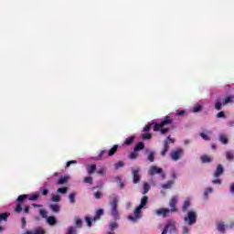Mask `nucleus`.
Returning a JSON list of instances; mask_svg holds the SVG:
<instances>
[{"mask_svg": "<svg viewBox=\"0 0 234 234\" xmlns=\"http://www.w3.org/2000/svg\"><path fill=\"white\" fill-rule=\"evenodd\" d=\"M173 118H170L166 115L160 123H154V131L155 133H158V131H160L161 134H167V133L171 131V125H173Z\"/></svg>", "mask_w": 234, "mask_h": 234, "instance_id": "obj_1", "label": "nucleus"}, {"mask_svg": "<svg viewBox=\"0 0 234 234\" xmlns=\"http://www.w3.org/2000/svg\"><path fill=\"white\" fill-rule=\"evenodd\" d=\"M176 204H178V197L174 196L169 202V208H160L155 211L156 215L159 217L162 216L164 218L167 217L170 213H176Z\"/></svg>", "mask_w": 234, "mask_h": 234, "instance_id": "obj_2", "label": "nucleus"}, {"mask_svg": "<svg viewBox=\"0 0 234 234\" xmlns=\"http://www.w3.org/2000/svg\"><path fill=\"white\" fill-rule=\"evenodd\" d=\"M118 197H113L110 201L111 206V215L115 220H120V213L118 212Z\"/></svg>", "mask_w": 234, "mask_h": 234, "instance_id": "obj_3", "label": "nucleus"}, {"mask_svg": "<svg viewBox=\"0 0 234 234\" xmlns=\"http://www.w3.org/2000/svg\"><path fill=\"white\" fill-rule=\"evenodd\" d=\"M185 222L188 224V226H193V224H197V212L188 211L187 216L184 218Z\"/></svg>", "mask_w": 234, "mask_h": 234, "instance_id": "obj_4", "label": "nucleus"}, {"mask_svg": "<svg viewBox=\"0 0 234 234\" xmlns=\"http://www.w3.org/2000/svg\"><path fill=\"white\" fill-rule=\"evenodd\" d=\"M142 207L139 206L135 208L133 215L134 216H129V220H132V222H136V220L142 218Z\"/></svg>", "mask_w": 234, "mask_h": 234, "instance_id": "obj_5", "label": "nucleus"}, {"mask_svg": "<svg viewBox=\"0 0 234 234\" xmlns=\"http://www.w3.org/2000/svg\"><path fill=\"white\" fill-rule=\"evenodd\" d=\"M28 198V195H20L17 197V202L18 204L16 205V207L15 208L16 213H21V211H23V207L21 206V202H23V200H27Z\"/></svg>", "mask_w": 234, "mask_h": 234, "instance_id": "obj_6", "label": "nucleus"}, {"mask_svg": "<svg viewBox=\"0 0 234 234\" xmlns=\"http://www.w3.org/2000/svg\"><path fill=\"white\" fill-rule=\"evenodd\" d=\"M183 154H184V150L182 148H179L177 150L173 151L170 154V156H171L172 160L176 162V161L180 160V158H182Z\"/></svg>", "mask_w": 234, "mask_h": 234, "instance_id": "obj_7", "label": "nucleus"}, {"mask_svg": "<svg viewBox=\"0 0 234 234\" xmlns=\"http://www.w3.org/2000/svg\"><path fill=\"white\" fill-rule=\"evenodd\" d=\"M167 231H169V233H172V231H176V226L175 225V221H171L166 224L161 234H167Z\"/></svg>", "mask_w": 234, "mask_h": 234, "instance_id": "obj_8", "label": "nucleus"}, {"mask_svg": "<svg viewBox=\"0 0 234 234\" xmlns=\"http://www.w3.org/2000/svg\"><path fill=\"white\" fill-rule=\"evenodd\" d=\"M132 175L133 176V184H139L140 180H142V176H140V167H136L132 171Z\"/></svg>", "mask_w": 234, "mask_h": 234, "instance_id": "obj_9", "label": "nucleus"}, {"mask_svg": "<svg viewBox=\"0 0 234 234\" xmlns=\"http://www.w3.org/2000/svg\"><path fill=\"white\" fill-rule=\"evenodd\" d=\"M164 173V170L156 165H153L150 167L148 175L150 176H154V175H162Z\"/></svg>", "mask_w": 234, "mask_h": 234, "instance_id": "obj_10", "label": "nucleus"}, {"mask_svg": "<svg viewBox=\"0 0 234 234\" xmlns=\"http://www.w3.org/2000/svg\"><path fill=\"white\" fill-rule=\"evenodd\" d=\"M171 139V135H169L167 139L164 141V149L161 152V156H165V154H167V151H169V142Z\"/></svg>", "mask_w": 234, "mask_h": 234, "instance_id": "obj_11", "label": "nucleus"}, {"mask_svg": "<svg viewBox=\"0 0 234 234\" xmlns=\"http://www.w3.org/2000/svg\"><path fill=\"white\" fill-rule=\"evenodd\" d=\"M47 232L45 231V229H43L42 228H37L35 229L33 231L32 230H27L22 234H46Z\"/></svg>", "mask_w": 234, "mask_h": 234, "instance_id": "obj_12", "label": "nucleus"}, {"mask_svg": "<svg viewBox=\"0 0 234 234\" xmlns=\"http://www.w3.org/2000/svg\"><path fill=\"white\" fill-rule=\"evenodd\" d=\"M49 209H51L53 213H59L61 211V206H59V204H50Z\"/></svg>", "mask_w": 234, "mask_h": 234, "instance_id": "obj_13", "label": "nucleus"}, {"mask_svg": "<svg viewBox=\"0 0 234 234\" xmlns=\"http://www.w3.org/2000/svg\"><path fill=\"white\" fill-rule=\"evenodd\" d=\"M222 173H224V167H222V165H218L216 169V172L214 173V177L218 178V176H220Z\"/></svg>", "mask_w": 234, "mask_h": 234, "instance_id": "obj_14", "label": "nucleus"}, {"mask_svg": "<svg viewBox=\"0 0 234 234\" xmlns=\"http://www.w3.org/2000/svg\"><path fill=\"white\" fill-rule=\"evenodd\" d=\"M233 101H234V96L230 95V96H228L225 99H223L222 105H224V106L229 105V103H233Z\"/></svg>", "mask_w": 234, "mask_h": 234, "instance_id": "obj_15", "label": "nucleus"}, {"mask_svg": "<svg viewBox=\"0 0 234 234\" xmlns=\"http://www.w3.org/2000/svg\"><path fill=\"white\" fill-rule=\"evenodd\" d=\"M219 142H221V144H223V145H227V144H229V139L228 138V135L224 134V133H220L219 134Z\"/></svg>", "mask_w": 234, "mask_h": 234, "instance_id": "obj_16", "label": "nucleus"}, {"mask_svg": "<svg viewBox=\"0 0 234 234\" xmlns=\"http://www.w3.org/2000/svg\"><path fill=\"white\" fill-rule=\"evenodd\" d=\"M10 217V212H5L0 214V222H6Z\"/></svg>", "mask_w": 234, "mask_h": 234, "instance_id": "obj_17", "label": "nucleus"}, {"mask_svg": "<svg viewBox=\"0 0 234 234\" xmlns=\"http://www.w3.org/2000/svg\"><path fill=\"white\" fill-rule=\"evenodd\" d=\"M144 147L145 144H144V142H140L134 146L133 151L134 153H138V151H142V149H144Z\"/></svg>", "mask_w": 234, "mask_h": 234, "instance_id": "obj_18", "label": "nucleus"}, {"mask_svg": "<svg viewBox=\"0 0 234 234\" xmlns=\"http://www.w3.org/2000/svg\"><path fill=\"white\" fill-rule=\"evenodd\" d=\"M69 182V176H61L60 179L57 182V186H63Z\"/></svg>", "mask_w": 234, "mask_h": 234, "instance_id": "obj_19", "label": "nucleus"}, {"mask_svg": "<svg viewBox=\"0 0 234 234\" xmlns=\"http://www.w3.org/2000/svg\"><path fill=\"white\" fill-rule=\"evenodd\" d=\"M149 202V197L147 196H144L141 199V203L139 205V207H142L144 209V206H147V203Z\"/></svg>", "mask_w": 234, "mask_h": 234, "instance_id": "obj_20", "label": "nucleus"}, {"mask_svg": "<svg viewBox=\"0 0 234 234\" xmlns=\"http://www.w3.org/2000/svg\"><path fill=\"white\" fill-rule=\"evenodd\" d=\"M118 151V144L113 145L108 152V156H114Z\"/></svg>", "mask_w": 234, "mask_h": 234, "instance_id": "obj_21", "label": "nucleus"}, {"mask_svg": "<svg viewBox=\"0 0 234 234\" xmlns=\"http://www.w3.org/2000/svg\"><path fill=\"white\" fill-rule=\"evenodd\" d=\"M135 138L136 137L134 135H132V136L126 138V140L124 142V145H133V144L134 143Z\"/></svg>", "mask_w": 234, "mask_h": 234, "instance_id": "obj_22", "label": "nucleus"}, {"mask_svg": "<svg viewBox=\"0 0 234 234\" xmlns=\"http://www.w3.org/2000/svg\"><path fill=\"white\" fill-rule=\"evenodd\" d=\"M200 160L202 164H209V162H211L212 159H211V156L205 154L200 157Z\"/></svg>", "mask_w": 234, "mask_h": 234, "instance_id": "obj_23", "label": "nucleus"}, {"mask_svg": "<svg viewBox=\"0 0 234 234\" xmlns=\"http://www.w3.org/2000/svg\"><path fill=\"white\" fill-rule=\"evenodd\" d=\"M47 221H48V224H49V226H55L57 219L54 216H49L48 217Z\"/></svg>", "mask_w": 234, "mask_h": 234, "instance_id": "obj_24", "label": "nucleus"}, {"mask_svg": "<svg viewBox=\"0 0 234 234\" xmlns=\"http://www.w3.org/2000/svg\"><path fill=\"white\" fill-rule=\"evenodd\" d=\"M189 206H191V202L189 200H186L182 207L183 213H186V211H187V209H189Z\"/></svg>", "mask_w": 234, "mask_h": 234, "instance_id": "obj_25", "label": "nucleus"}, {"mask_svg": "<svg viewBox=\"0 0 234 234\" xmlns=\"http://www.w3.org/2000/svg\"><path fill=\"white\" fill-rule=\"evenodd\" d=\"M87 171H88L89 175H93V173L96 172V165H88Z\"/></svg>", "mask_w": 234, "mask_h": 234, "instance_id": "obj_26", "label": "nucleus"}, {"mask_svg": "<svg viewBox=\"0 0 234 234\" xmlns=\"http://www.w3.org/2000/svg\"><path fill=\"white\" fill-rule=\"evenodd\" d=\"M173 184H175V181H168L167 183L164 184L162 186L163 189H171L173 187Z\"/></svg>", "mask_w": 234, "mask_h": 234, "instance_id": "obj_27", "label": "nucleus"}, {"mask_svg": "<svg viewBox=\"0 0 234 234\" xmlns=\"http://www.w3.org/2000/svg\"><path fill=\"white\" fill-rule=\"evenodd\" d=\"M103 158H107V151L105 150L100 152L97 160H103Z\"/></svg>", "mask_w": 234, "mask_h": 234, "instance_id": "obj_28", "label": "nucleus"}, {"mask_svg": "<svg viewBox=\"0 0 234 234\" xmlns=\"http://www.w3.org/2000/svg\"><path fill=\"white\" fill-rule=\"evenodd\" d=\"M103 215V209H98L96 212V215L94 216V218H92V220L96 221V220H100V216Z\"/></svg>", "mask_w": 234, "mask_h": 234, "instance_id": "obj_29", "label": "nucleus"}, {"mask_svg": "<svg viewBox=\"0 0 234 234\" xmlns=\"http://www.w3.org/2000/svg\"><path fill=\"white\" fill-rule=\"evenodd\" d=\"M218 231H220L221 233H224V231H226V225H224V222H220L218 224Z\"/></svg>", "mask_w": 234, "mask_h": 234, "instance_id": "obj_30", "label": "nucleus"}, {"mask_svg": "<svg viewBox=\"0 0 234 234\" xmlns=\"http://www.w3.org/2000/svg\"><path fill=\"white\" fill-rule=\"evenodd\" d=\"M215 110L216 111H222V102H220V100H217L215 103Z\"/></svg>", "mask_w": 234, "mask_h": 234, "instance_id": "obj_31", "label": "nucleus"}, {"mask_svg": "<svg viewBox=\"0 0 234 234\" xmlns=\"http://www.w3.org/2000/svg\"><path fill=\"white\" fill-rule=\"evenodd\" d=\"M68 191H69V187L67 186L57 189V193H60V195H65L66 193H68Z\"/></svg>", "mask_w": 234, "mask_h": 234, "instance_id": "obj_32", "label": "nucleus"}, {"mask_svg": "<svg viewBox=\"0 0 234 234\" xmlns=\"http://www.w3.org/2000/svg\"><path fill=\"white\" fill-rule=\"evenodd\" d=\"M149 189H151V186H149V183H144L143 195H147V193H149Z\"/></svg>", "mask_w": 234, "mask_h": 234, "instance_id": "obj_33", "label": "nucleus"}, {"mask_svg": "<svg viewBox=\"0 0 234 234\" xmlns=\"http://www.w3.org/2000/svg\"><path fill=\"white\" fill-rule=\"evenodd\" d=\"M37 198H39V192H35L34 195H32L31 197H28V200L34 202V201L37 200Z\"/></svg>", "mask_w": 234, "mask_h": 234, "instance_id": "obj_34", "label": "nucleus"}, {"mask_svg": "<svg viewBox=\"0 0 234 234\" xmlns=\"http://www.w3.org/2000/svg\"><path fill=\"white\" fill-rule=\"evenodd\" d=\"M115 182L119 185V187H120L121 189H123V187H124L125 185L122 182V177L117 176V177L115 178Z\"/></svg>", "mask_w": 234, "mask_h": 234, "instance_id": "obj_35", "label": "nucleus"}, {"mask_svg": "<svg viewBox=\"0 0 234 234\" xmlns=\"http://www.w3.org/2000/svg\"><path fill=\"white\" fill-rule=\"evenodd\" d=\"M69 198L71 204H76V193L69 194Z\"/></svg>", "mask_w": 234, "mask_h": 234, "instance_id": "obj_36", "label": "nucleus"}, {"mask_svg": "<svg viewBox=\"0 0 234 234\" xmlns=\"http://www.w3.org/2000/svg\"><path fill=\"white\" fill-rule=\"evenodd\" d=\"M226 158H227V160H229V161L233 160V158H234L233 152L227 151L226 152Z\"/></svg>", "mask_w": 234, "mask_h": 234, "instance_id": "obj_37", "label": "nucleus"}, {"mask_svg": "<svg viewBox=\"0 0 234 234\" xmlns=\"http://www.w3.org/2000/svg\"><path fill=\"white\" fill-rule=\"evenodd\" d=\"M123 165H125L123 161H119L118 163H116L114 165V169L118 170V169H120V167H123Z\"/></svg>", "mask_w": 234, "mask_h": 234, "instance_id": "obj_38", "label": "nucleus"}, {"mask_svg": "<svg viewBox=\"0 0 234 234\" xmlns=\"http://www.w3.org/2000/svg\"><path fill=\"white\" fill-rule=\"evenodd\" d=\"M52 202H61V197L58 195H53L51 197Z\"/></svg>", "mask_w": 234, "mask_h": 234, "instance_id": "obj_39", "label": "nucleus"}, {"mask_svg": "<svg viewBox=\"0 0 234 234\" xmlns=\"http://www.w3.org/2000/svg\"><path fill=\"white\" fill-rule=\"evenodd\" d=\"M84 183H85V184L92 185V184H93L92 176H87V177H85V178H84Z\"/></svg>", "mask_w": 234, "mask_h": 234, "instance_id": "obj_40", "label": "nucleus"}, {"mask_svg": "<svg viewBox=\"0 0 234 234\" xmlns=\"http://www.w3.org/2000/svg\"><path fill=\"white\" fill-rule=\"evenodd\" d=\"M153 135L151 133H142L143 140H151Z\"/></svg>", "mask_w": 234, "mask_h": 234, "instance_id": "obj_41", "label": "nucleus"}, {"mask_svg": "<svg viewBox=\"0 0 234 234\" xmlns=\"http://www.w3.org/2000/svg\"><path fill=\"white\" fill-rule=\"evenodd\" d=\"M209 193H213V188H211V187L207 188V189L205 190V192H204V197H205L206 198H207Z\"/></svg>", "mask_w": 234, "mask_h": 234, "instance_id": "obj_42", "label": "nucleus"}, {"mask_svg": "<svg viewBox=\"0 0 234 234\" xmlns=\"http://www.w3.org/2000/svg\"><path fill=\"white\" fill-rule=\"evenodd\" d=\"M116 228H118V223H116V222L110 223L111 231H114L116 229Z\"/></svg>", "mask_w": 234, "mask_h": 234, "instance_id": "obj_43", "label": "nucleus"}, {"mask_svg": "<svg viewBox=\"0 0 234 234\" xmlns=\"http://www.w3.org/2000/svg\"><path fill=\"white\" fill-rule=\"evenodd\" d=\"M39 215L43 218H48V216L47 215V210L45 209H40L39 210Z\"/></svg>", "mask_w": 234, "mask_h": 234, "instance_id": "obj_44", "label": "nucleus"}, {"mask_svg": "<svg viewBox=\"0 0 234 234\" xmlns=\"http://www.w3.org/2000/svg\"><path fill=\"white\" fill-rule=\"evenodd\" d=\"M67 234H77V230L74 227H69Z\"/></svg>", "mask_w": 234, "mask_h": 234, "instance_id": "obj_45", "label": "nucleus"}, {"mask_svg": "<svg viewBox=\"0 0 234 234\" xmlns=\"http://www.w3.org/2000/svg\"><path fill=\"white\" fill-rule=\"evenodd\" d=\"M148 160L149 162H154V152H150L148 154Z\"/></svg>", "mask_w": 234, "mask_h": 234, "instance_id": "obj_46", "label": "nucleus"}, {"mask_svg": "<svg viewBox=\"0 0 234 234\" xmlns=\"http://www.w3.org/2000/svg\"><path fill=\"white\" fill-rule=\"evenodd\" d=\"M200 136H201V138H203V140H205L206 142H209V140H211V138H209V137L207 136V134H206V133H200Z\"/></svg>", "mask_w": 234, "mask_h": 234, "instance_id": "obj_47", "label": "nucleus"}, {"mask_svg": "<svg viewBox=\"0 0 234 234\" xmlns=\"http://www.w3.org/2000/svg\"><path fill=\"white\" fill-rule=\"evenodd\" d=\"M202 111V105H197L193 108V112H200Z\"/></svg>", "mask_w": 234, "mask_h": 234, "instance_id": "obj_48", "label": "nucleus"}, {"mask_svg": "<svg viewBox=\"0 0 234 234\" xmlns=\"http://www.w3.org/2000/svg\"><path fill=\"white\" fill-rule=\"evenodd\" d=\"M40 192L42 193L43 197H47L48 195V188H40Z\"/></svg>", "mask_w": 234, "mask_h": 234, "instance_id": "obj_49", "label": "nucleus"}, {"mask_svg": "<svg viewBox=\"0 0 234 234\" xmlns=\"http://www.w3.org/2000/svg\"><path fill=\"white\" fill-rule=\"evenodd\" d=\"M85 220L88 224V227L90 228L92 226V219L89 217H86Z\"/></svg>", "mask_w": 234, "mask_h": 234, "instance_id": "obj_50", "label": "nucleus"}, {"mask_svg": "<svg viewBox=\"0 0 234 234\" xmlns=\"http://www.w3.org/2000/svg\"><path fill=\"white\" fill-rule=\"evenodd\" d=\"M151 125H154V123H149L148 125H146V126L144 128V133H147V132L151 131Z\"/></svg>", "mask_w": 234, "mask_h": 234, "instance_id": "obj_51", "label": "nucleus"}, {"mask_svg": "<svg viewBox=\"0 0 234 234\" xmlns=\"http://www.w3.org/2000/svg\"><path fill=\"white\" fill-rule=\"evenodd\" d=\"M217 118H226V113L224 112H219L217 113Z\"/></svg>", "mask_w": 234, "mask_h": 234, "instance_id": "obj_52", "label": "nucleus"}, {"mask_svg": "<svg viewBox=\"0 0 234 234\" xmlns=\"http://www.w3.org/2000/svg\"><path fill=\"white\" fill-rule=\"evenodd\" d=\"M72 164H78V161H76V160L69 161L66 165V167H70V165H72Z\"/></svg>", "mask_w": 234, "mask_h": 234, "instance_id": "obj_53", "label": "nucleus"}, {"mask_svg": "<svg viewBox=\"0 0 234 234\" xmlns=\"http://www.w3.org/2000/svg\"><path fill=\"white\" fill-rule=\"evenodd\" d=\"M76 226L78 228H81V226H83V221H81V219H77L76 220Z\"/></svg>", "mask_w": 234, "mask_h": 234, "instance_id": "obj_54", "label": "nucleus"}, {"mask_svg": "<svg viewBox=\"0 0 234 234\" xmlns=\"http://www.w3.org/2000/svg\"><path fill=\"white\" fill-rule=\"evenodd\" d=\"M94 197H95V198H97V199L101 198V192L97 191V192L94 194Z\"/></svg>", "mask_w": 234, "mask_h": 234, "instance_id": "obj_55", "label": "nucleus"}, {"mask_svg": "<svg viewBox=\"0 0 234 234\" xmlns=\"http://www.w3.org/2000/svg\"><path fill=\"white\" fill-rule=\"evenodd\" d=\"M183 234H189V229L187 227H183Z\"/></svg>", "mask_w": 234, "mask_h": 234, "instance_id": "obj_56", "label": "nucleus"}, {"mask_svg": "<svg viewBox=\"0 0 234 234\" xmlns=\"http://www.w3.org/2000/svg\"><path fill=\"white\" fill-rule=\"evenodd\" d=\"M98 175H105V169L101 168L97 171Z\"/></svg>", "mask_w": 234, "mask_h": 234, "instance_id": "obj_57", "label": "nucleus"}, {"mask_svg": "<svg viewBox=\"0 0 234 234\" xmlns=\"http://www.w3.org/2000/svg\"><path fill=\"white\" fill-rule=\"evenodd\" d=\"M138 157V155L136 154H134V153H132L131 154H130V158L132 159V160H134L135 158H137Z\"/></svg>", "mask_w": 234, "mask_h": 234, "instance_id": "obj_58", "label": "nucleus"}, {"mask_svg": "<svg viewBox=\"0 0 234 234\" xmlns=\"http://www.w3.org/2000/svg\"><path fill=\"white\" fill-rule=\"evenodd\" d=\"M24 213H27V214L30 213V207L28 206L25 207Z\"/></svg>", "mask_w": 234, "mask_h": 234, "instance_id": "obj_59", "label": "nucleus"}, {"mask_svg": "<svg viewBox=\"0 0 234 234\" xmlns=\"http://www.w3.org/2000/svg\"><path fill=\"white\" fill-rule=\"evenodd\" d=\"M27 226V219L25 218H22V228H25Z\"/></svg>", "mask_w": 234, "mask_h": 234, "instance_id": "obj_60", "label": "nucleus"}, {"mask_svg": "<svg viewBox=\"0 0 234 234\" xmlns=\"http://www.w3.org/2000/svg\"><path fill=\"white\" fill-rule=\"evenodd\" d=\"M178 116H184V114H186V111L181 110L180 112H178Z\"/></svg>", "mask_w": 234, "mask_h": 234, "instance_id": "obj_61", "label": "nucleus"}, {"mask_svg": "<svg viewBox=\"0 0 234 234\" xmlns=\"http://www.w3.org/2000/svg\"><path fill=\"white\" fill-rule=\"evenodd\" d=\"M32 207H43V205H37V204H36V203H33V204H32Z\"/></svg>", "mask_w": 234, "mask_h": 234, "instance_id": "obj_62", "label": "nucleus"}, {"mask_svg": "<svg viewBox=\"0 0 234 234\" xmlns=\"http://www.w3.org/2000/svg\"><path fill=\"white\" fill-rule=\"evenodd\" d=\"M212 183H214V184H221V181H220V179H215V180L212 181Z\"/></svg>", "mask_w": 234, "mask_h": 234, "instance_id": "obj_63", "label": "nucleus"}, {"mask_svg": "<svg viewBox=\"0 0 234 234\" xmlns=\"http://www.w3.org/2000/svg\"><path fill=\"white\" fill-rule=\"evenodd\" d=\"M230 193H234V183L230 186Z\"/></svg>", "mask_w": 234, "mask_h": 234, "instance_id": "obj_64", "label": "nucleus"}]
</instances>
